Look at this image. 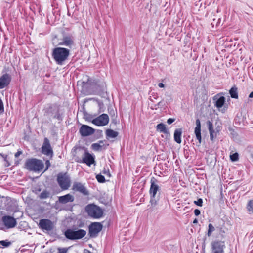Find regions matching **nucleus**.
I'll return each mask as SVG.
<instances>
[{
    "mask_svg": "<svg viewBox=\"0 0 253 253\" xmlns=\"http://www.w3.org/2000/svg\"><path fill=\"white\" fill-rule=\"evenodd\" d=\"M222 92L219 93L213 97L214 106L217 108H221L225 102V98Z\"/></svg>",
    "mask_w": 253,
    "mask_h": 253,
    "instance_id": "aec40b11",
    "label": "nucleus"
},
{
    "mask_svg": "<svg viewBox=\"0 0 253 253\" xmlns=\"http://www.w3.org/2000/svg\"><path fill=\"white\" fill-rule=\"evenodd\" d=\"M50 193L46 190H44L39 196L41 199H45L49 197Z\"/></svg>",
    "mask_w": 253,
    "mask_h": 253,
    "instance_id": "f704fd0d",
    "label": "nucleus"
},
{
    "mask_svg": "<svg viewBox=\"0 0 253 253\" xmlns=\"http://www.w3.org/2000/svg\"><path fill=\"white\" fill-rule=\"evenodd\" d=\"M249 98H253V91L250 93L249 96Z\"/></svg>",
    "mask_w": 253,
    "mask_h": 253,
    "instance_id": "13d9d810",
    "label": "nucleus"
},
{
    "mask_svg": "<svg viewBox=\"0 0 253 253\" xmlns=\"http://www.w3.org/2000/svg\"><path fill=\"white\" fill-rule=\"evenodd\" d=\"M160 181L154 177L150 179V187L149 193L150 197V203L152 206H157L160 199L161 187L159 186Z\"/></svg>",
    "mask_w": 253,
    "mask_h": 253,
    "instance_id": "f03ea898",
    "label": "nucleus"
},
{
    "mask_svg": "<svg viewBox=\"0 0 253 253\" xmlns=\"http://www.w3.org/2000/svg\"><path fill=\"white\" fill-rule=\"evenodd\" d=\"M22 153V151H18L15 154V157L16 158L18 157Z\"/></svg>",
    "mask_w": 253,
    "mask_h": 253,
    "instance_id": "603ef678",
    "label": "nucleus"
},
{
    "mask_svg": "<svg viewBox=\"0 0 253 253\" xmlns=\"http://www.w3.org/2000/svg\"><path fill=\"white\" fill-rule=\"evenodd\" d=\"M62 113L60 114L59 112H57V113L55 115L54 118H57L58 120H62Z\"/></svg>",
    "mask_w": 253,
    "mask_h": 253,
    "instance_id": "37998d69",
    "label": "nucleus"
},
{
    "mask_svg": "<svg viewBox=\"0 0 253 253\" xmlns=\"http://www.w3.org/2000/svg\"><path fill=\"white\" fill-rule=\"evenodd\" d=\"M251 157L253 159V152L251 154Z\"/></svg>",
    "mask_w": 253,
    "mask_h": 253,
    "instance_id": "680f3d73",
    "label": "nucleus"
},
{
    "mask_svg": "<svg viewBox=\"0 0 253 253\" xmlns=\"http://www.w3.org/2000/svg\"><path fill=\"white\" fill-rule=\"evenodd\" d=\"M0 111H4L3 103V102L0 98Z\"/></svg>",
    "mask_w": 253,
    "mask_h": 253,
    "instance_id": "09e8293b",
    "label": "nucleus"
},
{
    "mask_svg": "<svg viewBox=\"0 0 253 253\" xmlns=\"http://www.w3.org/2000/svg\"><path fill=\"white\" fill-rule=\"evenodd\" d=\"M158 86L160 88H163L165 87V85L163 83H159L158 84Z\"/></svg>",
    "mask_w": 253,
    "mask_h": 253,
    "instance_id": "5fc2aeb1",
    "label": "nucleus"
},
{
    "mask_svg": "<svg viewBox=\"0 0 253 253\" xmlns=\"http://www.w3.org/2000/svg\"><path fill=\"white\" fill-rule=\"evenodd\" d=\"M97 143H99L100 144H108L106 140H99Z\"/></svg>",
    "mask_w": 253,
    "mask_h": 253,
    "instance_id": "864d4df0",
    "label": "nucleus"
},
{
    "mask_svg": "<svg viewBox=\"0 0 253 253\" xmlns=\"http://www.w3.org/2000/svg\"><path fill=\"white\" fill-rule=\"evenodd\" d=\"M203 199L202 198H199L197 201H194V203L197 206L201 207L203 205Z\"/></svg>",
    "mask_w": 253,
    "mask_h": 253,
    "instance_id": "79ce46f5",
    "label": "nucleus"
},
{
    "mask_svg": "<svg viewBox=\"0 0 253 253\" xmlns=\"http://www.w3.org/2000/svg\"><path fill=\"white\" fill-rule=\"evenodd\" d=\"M157 130H159L160 132L164 133L165 134H169V131L166 127V125L161 123L158 124L156 126Z\"/></svg>",
    "mask_w": 253,
    "mask_h": 253,
    "instance_id": "2f4dec72",
    "label": "nucleus"
},
{
    "mask_svg": "<svg viewBox=\"0 0 253 253\" xmlns=\"http://www.w3.org/2000/svg\"><path fill=\"white\" fill-rule=\"evenodd\" d=\"M84 253H92L89 250H88L87 249H84Z\"/></svg>",
    "mask_w": 253,
    "mask_h": 253,
    "instance_id": "4d7b16f0",
    "label": "nucleus"
},
{
    "mask_svg": "<svg viewBox=\"0 0 253 253\" xmlns=\"http://www.w3.org/2000/svg\"><path fill=\"white\" fill-rule=\"evenodd\" d=\"M109 118L107 114H102L92 120V123L97 126H104L107 125Z\"/></svg>",
    "mask_w": 253,
    "mask_h": 253,
    "instance_id": "2eb2a0df",
    "label": "nucleus"
},
{
    "mask_svg": "<svg viewBox=\"0 0 253 253\" xmlns=\"http://www.w3.org/2000/svg\"><path fill=\"white\" fill-rule=\"evenodd\" d=\"M182 134V129L181 128H176L174 132V141L178 143H181V135Z\"/></svg>",
    "mask_w": 253,
    "mask_h": 253,
    "instance_id": "393cba45",
    "label": "nucleus"
},
{
    "mask_svg": "<svg viewBox=\"0 0 253 253\" xmlns=\"http://www.w3.org/2000/svg\"><path fill=\"white\" fill-rule=\"evenodd\" d=\"M57 181L63 190H67L70 186V179L66 173H59L57 175Z\"/></svg>",
    "mask_w": 253,
    "mask_h": 253,
    "instance_id": "6e6552de",
    "label": "nucleus"
},
{
    "mask_svg": "<svg viewBox=\"0 0 253 253\" xmlns=\"http://www.w3.org/2000/svg\"><path fill=\"white\" fill-rule=\"evenodd\" d=\"M193 224H197L198 223V220H197V219L195 218L193 220Z\"/></svg>",
    "mask_w": 253,
    "mask_h": 253,
    "instance_id": "bf43d9fd",
    "label": "nucleus"
},
{
    "mask_svg": "<svg viewBox=\"0 0 253 253\" xmlns=\"http://www.w3.org/2000/svg\"><path fill=\"white\" fill-rule=\"evenodd\" d=\"M175 120V119L174 118H169L167 120V123L169 124V125H170L173 122H174V121Z\"/></svg>",
    "mask_w": 253,
    "mask_h": 253,
    "instance_id": "de8ad7c7",
    "label": "nucleus"
},
{
    "mask_svg": "<svg viewBox=\"0 0 253 253\" xmlns=\"http://www.w3.org/2000/svg\"><path fill=\"white\" fill-rule=\"evenodd\" d=\"M12 244L11 242L9 241L8 240L0 241V245L2 248H6L9 247Z\"/></svg>",
    "mask_w": 253,
    "mask_h": 253,
    "instance_id": "4c0bfd02",
    "label": "nucleus"
},
{
    "mask_svg": "<svg viewBox=\"0 0 253 253\" xmlns=\"http://www.w3.org/2000/svg\"><path fill=\"white\" fill-rule=\"evenodd\" d=\"M72 190L79 192L84 196H88L89 194L88 190L81 182H75L72 186Z\"/></svg>",
    "mask_w": 253,
    "mask_h": 253,
    "instance_id": "6ab92c4d",
    "label": "nucleus"
},
{
    "mask_svg": "<svg viewBox=\"0 0 253 253\" xmlns=\"http://www.w3.org/2000/svg\"><path fill=\"white\" fill-rule=\"evenodd\" d=\"M215 230V227L213 226V225L211 223L209 224L208 225V230L207 233V235L208 237H210L212 233Z\"/></svg>",
    "mask_w": 253,
    "mask_h": 253,
    "instance_id": "e433bc0d",
    "label": "nucleus"
},
{
    "mask_svg": "<svg viewBox=\"0 0 253 253\" xmlns=\"http://www.w3.org/2000/svg\"><path fill=\"white\" fill-rule=\"evenodd\" d=\"M83 115V118L87 121L92 122L94 119L93 118L94 116L89 114L88 112H82Z\"/></svg>",
    "mask_w": 253,
    "mask_h": 253,
    "instance_id": "473e14b6",
    "label": "nucleus"
},
{
    "mask_svg": "<svg viewBox=\"0 0 253 253\" xmlns=\"http://www.w3.org/2000/svg\"><path fill=\"white\" fill-rule=\"evenodd\" d=\"M74 201V197L70 194H67L59 197L58 201L60 203L65 204L68 202H72Z\"/></svg>",
    "mask_w": 253,
    "mask_h": 253,
    "instance_id": "5701e85b",
    "label": "nucleus"
},
{
    "mask_svg": "<svg viewBox=\"0 0 253 253\" xmlns=\"http://www.w3.org/2000/svg\"><path fill=\"white\" fill-rule=\"evenodd\" d=\"M102 173L104 174H107L109 176H111V174L109 172V169H106L105 168H104L103 170L102 171Z\"/></svg>",
    "mask_w": 253,
    "mask_h": 253,
    "instance_id": "49530a36",
    "label": "nucleus"
},
{
    "mask_svg": "<svg viewBox=\"0 0 253 253\" xmlns=\"http://www.w3.org/2000/svg\"><path fill=\"white\" fill-rule=\"evenodd\" d=\"M79 150H84V152L83 154V157L81 159L79 157H77L75 158V160L76 162L79 163L85 164L88 166H90L92 164L95 163V156L90 154L87 149L84 147H79L78 148Z\"/></svg>",
    "mask_w": 253,
    "mask_h": 253,
    "instance_id": "423d86ee",
    "label": "nucleus"
},
{
    "mask_svg": "<svg viewBox=\"0 0 253 253\" xmlns=\"http://www.w3.org/2000/svg\"><path fill=\"white\" fill-rule=\"evenodd\" d=\"M194 213L197 216L200 214L201 211L199 209H196L194 210Z\"/></svg>",
    "mask_w": 253,
    "mask_h": 253,
    "instance_id": "8fccbe9b",
    "label": "nucleus"
},
{
    "mask_svg": "<svg viewBox=\"0 0 253 253\" xmlns=\"http://www.w3.org/2000/svg\"><path fill=\"white\" fill-rule=\"evenodd\" d=\"M68 15L70 16V13H69V11L68 12Z\"/></svg>",
    "mask_w": 253,
    "mask_h": 253,
    "instance_id": "0e129e2a",
    "label": "nucleus"
},
{
    "mask_svg": "<svg viewBox=\"0 0 253 253\" xmlns=\"http://www.w3.org/2000/svg\"><path fill=\"white\" fill-rule=\"evenodd\" d=\"M39 227L43 231H51L54 228L53 222L49 219H42L40 220Z\"/></svg>",
    "mask_w": 253,
    "mask_h": 253,
    "instance_id": "4468645a",
    "label": "nucleus"
},
{
    "mask_svg": "<svg viewBox=\"0 0 253 253\" xmlns=\"http://www.w3.org/2000/svg\"><path fill=\"white\" fill-rule=\"evenodd\" d=\"M196 95L194 100V103H197L198 99L201 98L202 101L204 102L207 101L208 97V90L206 89L204 85L198 86L196 90Z\"/></svg>",
    "mask_w": 253,
    "mask_h": 253,
    "instance_id": "1a4fd4ad",
    "label": "nucleus"
},
{
    "mask_svg": "<svg viewBox=\"0 0 253 253\" xmlns=\"http://www.w3.org/2000/svg\"><path fill=\"white\" fill-rule=\"evenodd\" d=\"M42 153L46 156L52 158L53 155V151L51 146L49 140L46 137L44 138L42 146Z\"/></svg>",
    "mask_w": 253,
    "mask_h": 253,
    "instance_id": "ddd939ff",
    "label": "nucleus"
},
{
    "mask_svg": "<svg viewBox=\"0 0 253 253\" xmlns=\"http://www.w3.org/2000/svg\"><path fill=\"white\" fill-rule=\"evenodd\" d=\"M25 166L28 170L35 172L41 171L44 168V164L42 161L35 158L27 159Z\"/></svg>",
    "mask_w": 253,
    "mask_h": 253,
    "instance_id": "39448f33",
    "label": "nucleus"
},
{
    "mask_svg": "<svg viewBox=\"0 0 253 253\" xmlns=\"http://www.w3.org/2000/svg\"><path fill=\"white\" fill-rule=\"evenodd\" d=\"M252 69H253V67H252Z\"/></svg>",
    "mask_w": 253,
    "mask_h": 253,
    "instance_id": "338daca9",
    "label": "nucleus"
},
{
    "mask_svg": "<svg viewBox=\"0 0 253 253\" xmlns=\"http://www.w3.org/2000/svg\"><path fill=\"white\" fill-rule=\"evenodd\" d=\"M106 92L105 82L103 80L95 79V94L103 96Z\"/></svg>",
    "mask_w": 253,
    "mask_h": 253,
    "instance_id": "9b49d317",
    "label": "nucleus"
},
{
    "mask_svg": "<svg viewBox=\"0 0 253 253\" xmlns=\"http://www.w3.org/2000/svg\"><path fill=\"white\" fill-rule=\"evenodd\" d=\"M224 226V221H222V224H219V226L215 225V228L219 230L220 235L222 237H224L225 233V231L223 229V227Z\"/></svg>",
    "mask_w": 253,
    "mask_h": 253,
    "instance_id": "72a5a7b5",
    "label": "nucleus"
},
{
    "mask_svg": "<svg viewBox=\"0 0 253 253\" xmlns=\"http://www.w3.org/2000/svg\"><path fill=\"white\" fill-rule=\"evenodd\" d=\"M106 138L107 139L109 138H115L117 137L119 133L117 131H115L111 129H107L105 132Z\"/></svg>",
    "mask_w": 253,
    "mask_h": 253,
    "instance_id": "bb28decb",
    "label": "nucleus"
},
{
    "mask_svg": "<svg viewBox=\"0 0 253 253\" xmlns=\"http://www.w3.org/2000/svg\"><path fill=\"white\" fill-rule=\"evenodd\" d=\"M3 112H0V115L2 114Z\"/></svg>",
    "mask_w": 253,
    "mask_h": 253,
    "instance_id": "69168bd1",
    "label": "nucleus"
},
{
    "mask_svg": "<svg viewBox=\"0 0 253 253\" xmlns=\"http://www.w3.org/2000/svg\"><path fill=\"white\" fill-rule=\"evenodd\" d=\"M105 106H107V111L114 110L113 106L110 103L109 100L105 99V103H103L94 98H86L84 100L83 104L81 106V111H85L86 109H93L94 107H97L98 111H104L106 109Z\"/></svg>",
    "mask_w": 253,
    "mask_h": 253,
    "instance_id": "f257e3e1",
    "label": "nucleus"
},
{
    "mask_svg": "<svg viewBox=\"0 0 253 253\" xmlns=\"http://www.w3.org/2000/svg\"><path fill=\"white\" fill-rule=\"evenodd\" d=\"M2 221L7 229L14 228L17 224L16 219L10 215H5L3 216Z\"/></svg>",
    "mask_w": 253,
    "mask_h": 253,
    "instance_id": "f3484780",
    "label": "nucleus"
},
{
    "mask_svg": "<svg viewBox=\"0 0 253 253\" xmlns=\"http://www.w3.org/2000/svg\"><path fill=\"white\" fill-rule=\"evenodd\" d=\"M95 137L96 139H99L103 137L102 130L98 129L96 131Z\"/></svg>",
    "mask_w": 253,
    "mask_h": 253,
    "instance_id": "a19ab883",
    "label": "nucleus"
},
{
    "mask_svg": "<svg viewBox=\"0 0 253 253\" xmlns=\"http://www.w3.org/2000/svg\"><path fill=\"white\" fill-rule=\"evenodd\" d=\"M230 159L232 162H236L239 160V154L235 152L230 155Z\"/></svg>",
    "mask_w": 253,
    "mask_h": 253,
    "instance_id": "58836bf2",
    "label": "nucleus"
},
{
    "mask_svg": "<svg viewBox=\"0 0 253 253\" xmlns=\"http://www.w3.org/2000/svg\"><path fill=\"white\" fill-rule=\"evenodd\" d=\"M85 211L89 216L94 219H99L103 214V210L94 204L87 205L85 207Z\"/></svg>",
    "mask_w": 253,
    "mask_h": 253,
    "instance_id": "0eeeda50",
    "label": "nucleus"
},
{
    "mask_svg": "<svg viewBox=\"0 0 253 253\" xmlns=\"http://www.w3.org/2000/svg\"><path fill=\"white\" fill-rule=\"evenodd\" d=\"M109 145V144H103L101 145L95 143L91 144V148L95 151H101L102 149L105 150Z\"/></svg>",
    "mask_w": 253,
    "mask_h": 253,
    "instance_id": "b1692460",
    "label": "nucleus"
},
{
    "mask_svg": "<svg viewBox=\"0 0 253 253\" xmlns=\"http://www.w3.org/2000/svg\"><path fill=\"white\" fill-rule=\"evenodd\" d=\"M96 178L97 181L100 183H103L106 181L105 177L101 174L96 175Z\"/></svg>",
    "mask_w": 253,
    "mask_h": 253,
    "instance_id": "ea45409f",
    "label": "nucleus"
},
{
    "mask_svg": "<svg viewBox=\"0 0 253 253\" xmlns=\"http://www.w3.org/2000/svg\"><path fill=\"white\" fill-rule=\"evenodd\" d=\"M211 246L213 253H224V249L226 247L224 241L215 240L211 242Z\"/></svg>",
    "mask_w": 253,
    "mask_h": 253,
    "instance_id": "f8f14e48",
    "label": "nucleus"
},
{
    "mask_svg": "<svg viewBox=\"0 0 253 253\" xmlns=\"http://www.w3.org/2000/svg\"><path fill=\"white\" fill-rule=\"evenodd\" d=\"M60 105L57 103L48 104L45 108V111H59Z\"/></svg>",
    "mask_w": 253,
    "mask_h": 253,
    "instance_id": "c85d7f7f",
    "label": "nucleus"
},
{
    "mask_svg": "<svg viewBox=\"0 0 253 253\" xmlns=\"http://www.w3.org/2000/svg\"><path fill=\"white\" fill-rule=\"evenodd\" d=\"M81 92L84 95L95 94V79L88 77L87 81H83Z\"/></svg>",
    "mask_w": 253,
    "mask_h": 253,
    "instance_id": "20e7f679",
    "label": "nucleus"
},
{
    "mask_svg": "<svg viewBox=\"0 0 253 253\" xmlns=\"http://www.w3.org/2000/svg\"><path fill=\"white\" fill-rule=\"evenodd\" d=\"M52 57L55 63L59 65H62L67 61L70 54L68 48L57 47L52 49Z\"/></svg>",
    "mask_w": 253,
    "mask_h": 253,
    "instance_id": "7ed1b4c3",
    "label": "nucleus"
},
{
    "mask_svg": "<svg viewBox=\"0 0 253 253\" xmlns=\"http://www.w3.org/2000/svg\"><path fill=\"white\" fill-rule=\"evenodd\" d=\"M11 77L10 74L5 73L0 77V89L7 87L10 83Z\"/></svg>",
    "mask_w": 253,
    "mask_h": 253,
    "instance_id": "412c9836",
    "label": "nucleus"
},
{
    "mask_svg": "<svg viewBox=\"0 0 253 253\" xmlns=\"http://www.w3.org/2000/svg\"><path fill=\"white\" fill-rule=\"evenodd\" d=\"M86 234V231L84 229L74 230L75 240L81 239L84 237Z\"/></svg>",
    "mask_w": 253,
    "mask_h": 253,
    "instance_id": "a878e982",
    "label": "nucleus"
},
{
    "mask_svg": "<svg viewBox=\"0 0 253 253\" xmlns=\"http://www.w3.org/2000/svg\"><path fill=\"white\" fill-rule=\"evenodd\" d=\"M103 226L100 222H93L88 227V235L91 238L96 237L102 229Z\"/></svg>",
    "mask_w": 253,
    "mask_h": 253,
    "instance_id": "9d476101",
    "label": "nucleus"
},
{
    "mask_svg": "<svg viewBox=\"0 0 253 253\" xmlns=\"http://www.w3.org/2000/svg\"><path fill=\"white\" fill-rule=\"evenodd\" d=\"M65 237L70 240H75L74 230L67 229L64 233Z\"/></svg>",
    "mask_w": 253,
    "mask_h": 253,
    "instance_id": "cd10ccee",
    "label": "nucleus"
},
{
    "mask_svg": "<svg viewBox=\"0 0 253 253\" xmlns=\"http://www.w3.org/2000/svg\"><path fill=\"white\" fill-rule=\"evenodd\" d=\"M207 125H208V129H209V131L210 132V139L211 141H213V140L214 138V130L213 129L212 123L210 121H207Z\"/></svg>",
    "mask_w": 253,
    "mask_h": 253,
    "instance_id": "c756f323",
    "label": "nucleus"
},
{
    "mask_svg": "<svg viewBox=\"0 0 253 253\" xmlns=\"http://www.w3.org/2000/svg\"><path fill=\"white\" fill-rule=\"evenodd\" d=\"M58 253H67V249L66 248H58Z\"/></svg>",
    "mask_w": 253,
    "mask_h": 253,
    "instance_id": "c03bdc74",
    "label": "nucleus"
},
{
    "mask_svg": "<svg viewBox=\"0 0 253 253\" xmlns=\"http://www.w3.org/2000/svg\"><path fill=\"white\" fill-rule=\"evenodd\" d=\"M163 104H164V102L163 101H160L158 103V105L159 106H161L162 105H163Z\"/></svg>",
    "mask_w": 253,
    "mask_h": 253,
    "instance_id": "6e6d98bb",
    "label": "nucleus"
},
{
    "mask_svg": "<svg viewBox=\"0 0 253 253\" xmlns=\"http://www.w3.org/2000/svg\"><path fill=\"white\" fill-rule=\"evenodd\" d=\"M229 92L232 98H238V88L236 85L232 86L229 90Z\"/></svg>",
    "mask_w": 253,
    "mask_h": 253,
    "instance_id": "7c9ffc66",
    "label": "nucleus"
},
{
    "mask_svg": "<svg viewBox=\"0 0 253 253\" xmlns=\"http://www.w3.org/2000/svg\"><path fill=\"white\" fill-rule=\"evenodd\" d=\"M196 127L194 130V133L196 135L197 139L198 140L199 145L202 142V137H201V122L199 119H197L196 120Z\"/></svg>",
    "mask_w": 253,
    "mask_h": 253,
    "instance_id": "4be33fe9",
    "label": "nucleus"
},
{
    "mask_svg": "<svg viewBox=\"0 0 253 253\" xmlns=\"http://www.w3.org/2000/svg\"><path fill=\"white\" fill-rule=\"evenodd\" d=\"M207 240V238L206 237H204L203 238V243H202V247L203 249H204L205 248V246H206V240Z\"/></svg>",
    "mask_w": 253,
    "mask_h": 253,
    "instance_id": "3c124183",
    "label": "nucleus"
},
{
    "mask_svg": "<svg viewBox=\"0 0 253 253\" xmlns=\"http://www.w3.org/2000/svg\"><path fill=\"white\" fill-rule=\"evenodd\" d=\"M45 165H46V168L45 169H44V171H46L49 168V167L51 165V164H50V162L49 161V160H47L46 161H45Z\"/></svg>",
    "mask_w": 253,
    "mask_h": 253,
    "instance_id": "a18cd8bd",
    "label": "nucleus"
},
{
    "mask_svg": "<svg viewBox=\"0 0 253 253\" xmlns=\"http://www.w3.org/2000/svg\"><path fill=\"white\" fill-rule=\"evenodd\" d=\"M46 76L47 77H49L50 76L49 75H47V74H46Z\"/></svg>",
    "mask_w": 253,
    "mask_h": 253,
    "instance_id": "e2e57ef3",
    "label": "nucleus"
},
{
    "mask_svg": "<svg viewBox=\"0 0 253 253\" xmlns=\"http://www.w3.org/2000/svg\"><path fill=\"white\" fill-rule=\"evenodd\" d=\"M59 45L65 46L71 48L74 45V37L72 34H67L63 37L62 41L59 43Z\"/></svg>",
    "mask_w": 253,
    "mask_h": 253,
    "instance_id": "dca6fc26",
    "label": "nucleus"
},
{
    "mask_svg": "<svg viewBox=\"0 0 253 253\" xmlns=\"http://www.w3.org/2000/svg\"><path fill=\"white\" fill-rule=\"evenodd\" d=\"M246 208L250 213H253V200H251L248 202Z\"/></svg>",
    "mask_w": 253,
    "mask_h": 253,
    "instance_id": "c9c22d12",
    "label": "nucleus"
},
{
    "mask_svg": "<svg viewBox=\"0 0 253 253\" xmlns=\"http://www.w3.org/2000/svg\"><path fill=\"white\" fill-rule=\"evenodd\" d=\"M95 132V129L91 126L82 125L79 129V132L82 137H86L93 134Z\"/></svg>",
    "mask_w": 253,
    "mask_h": 253,
    "instance_id": "a211bd4d",
    "label": "nucleus"
},
{
    "mask_svg": "<svg viewBox=\"0 0 253 253\" xmlns=\"http://www.w3.org/2000/svg\"><path fill=\"white\" fill-rule=\"evenodd\" d=\"M222 221H223V220H221V219H219V223H218V224H217H217H215V225H216V226H219V224H222Z\"/></svg>",
    "mask_w": 253,
    "mask_h": 253,
    "instance_id": "052dcab7",
    "label": "nucleus"
}]
</instances>
